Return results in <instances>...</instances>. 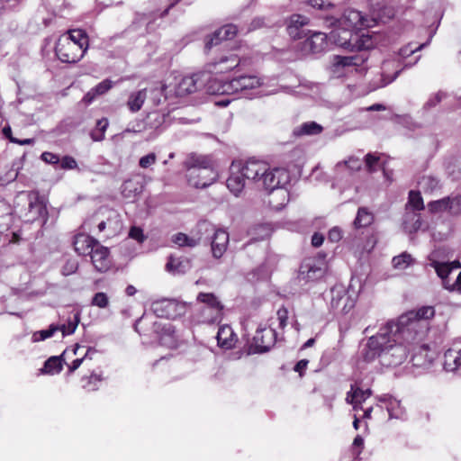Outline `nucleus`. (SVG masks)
Wrapping results in <instances>:
<instances>
[{
	"label": "nucleus",
	"instance_id": "1",
	"mask_svg": "<svg viewBox=\"0 0 461 461\" xmlns=\"http://www.w3.org/2000/svg\"><path fill=\"white\" fill-rule=\"evenodd\" d=\"M435 314L434 308L423 306L417 312H410L396 321L390 320L370 336L360 351V357L366 363L378 360L384 366H397L412 352L416 366L427 368L436 357L435 351L428 344H420L428 327L427 320Z\"/></svg>",
	"mask_w": 461,
	"mask_h": 461
},
{
	"label": "nucleus",
	"instance_id": "2",
	"mask_svg": "<svg viewBox=\"0 0 461 461\" xmlns=\"http://www.w3.org/2000/svg\"><path fill=\"white\" fill-rule=\"evenodd\" d=\"M188 184L195 188H206L218 177L209 156L191 155L185 161Z\"/></svg>",
	"mask_w": 461,
	"mask_h": 461
},
{
	"label": "nucleus",
	"instance_id": "3",
	"mask_svg": "<svg viewBox=\"0 0 461 461\" xmlns=\"http://www.w3.org/2000/svg\"><path fill=\"white\" fill-rule=\"evenodd\" d=\"M289 182L290 174L286 169L283 167L271 168L266 162L265 167H262L261 170H258V172L255 174V180L251 181V183L256 184L258 187H262L268 193L277 190L278 194L283 197L284 201L286 200L288 195L285 186L289 184ZM285 204V203L283 202L278 205H274V207L276 209H281Z\"/></svg>",
	"mask_w": 461,
	"mask_h": 461
},
{
	"label": "nucleus",
	"instance_id": "4",
	"mask_svg": "<svg viewBox=\"0 0 461 461\" xmlns=\"http://www.w3.org/2000/svg\"><path fill=\"white\" fill-rule=\"evenodd\" d=\"M330 24L334 26L330 33V39L337 45L349 51L361 48H372L371 38L364 33H359L348 27L339 26L334 20Z\"/></svg>",
	"mask_w": 461,
	"mask_h": 461
},
{
	"label": "nucleus",
	"instance_id": "5",
	"mask_svg": "<svg viewBox=\"0 0 461 461\" xmlns=\"http://www.w3.org/2000/svg\"><path fill=\"white\" fill-rule=\"evenodd\" d=\"M261 85L260 79L253 75H241L229 81L218 83L215 93L221 95H239L240 97L252 99L253 93Z\"/></svg>",
	"mask_w": 461,
	"mask_h": 461
},
{
	"label": "nucleus",
	"instance_id": "6",
	"mask_svg": "<svg viewBox=\"0 0 461 461\" xmlns=\"http://www.w3.org/2000/svg\"><path fill=\"white\" fill-rule=\"evenodd\" d=\"M197 301L203 305L201 307V318L199 321L212 324L221 319L223 305L212 293H199Z\"/></svg>",
	"mask_w": 461,
	"mask_h": 461
},
{
	"label": "nucleus",
	"instance_id": "7",
	"mask_svg": "<svg viewBox=\"0 0 461 461\" xmlns=\"http://www.w3.org/2000/svg\"><path fill=\"white\" fill-rule=\"evenodd\" d=\"M325 272V255L320 253L317 257L303 259L299 267L298 279L304 283L315 282L323 277Z\"/></svg>",
	"mask_w": 461,
	"mask_h": 461
},
{
	"label": "nucleus",
	"instance_id": "8",
	"mask_svg": "<svg viewBox=\"0 0 461 461\" xmlns=\"http://www.w3.org/2000/svg\"><path fill=\"white\" fill-rule=\"evenodd\" d=\"M276 342V331L270 327H258L252 342L249 346L250 354L268 352Z\"/></svg>",
	"mask_w": 461,
	"mask_h": 461
},
{
	"label": "nucleus",
	"instance_id": "9",
	"mask_svg": "<svg viewBox=\"0 0 461 461\" xmlns=\"http://www.w3.org/2000/svg\"><path fill=\"white\" fill-rule=\"evenodd\" d=\"M86 52V50L83 49L82 45L71 42L68 38H59L56 42V56L63 63H77Z\"/></svg>",
	"mask_w": 461,
	"mask_h": 461
},
{
	"label": "nucleus",
	"instance_id": "10",
	"mask_svg": "<svg viewBox=\"0 0 461 461\" xmlns=\"http://www.w3.org/2000/svg\"><path fill=\"white\" fill-rule=\"evenodd\" d=\"M375 15V17L370 20L366 15L356 9H348L341 17H331L330 19L334 20L336 23H339V26H346L359 32L361 29L372 26L371 23L375 22L376 18H380L379 13Z\"/></svg>",
	"mask_w": 461,
	"mask_h": 461
},
{
	"label": "nucleus",
	"instance_id": "11",
	"mask_svg": "<svg viewBox=\"0 0 461 461\" xmlns=\"http://www.w3.org/2000/svg\"><path fill=\"white\" fill-rule=\"evenodd\" d=\"M399 61L394 59L384 60L381 66V71L371 80L373 89L384 87L393 82L401 74Z\"/></svg>",
	"mask_w": 461,
	"mask_h": 461
},
{
	"label": "nucleus",
	"instance_id": "12",
	"mask_svg": "<svg viewBox=\"0 0 461 461\" xmlns=\"http://www.w3.org/2000/svg\"><path fill=\"white\" fill-rule=\"evenodd\" d=\"M330 307L334 311L348 313L355 306V298L349 294L343 285H336L330 291Z\"/></svg>",
	"mask_w": 461,
	"mask_h": 461
},
{
	"label": "nucleus",
	"instance_id": "13",
	"mask_svg": "<svg viewBox=\"0 0 461 461\" xmlns=\"http://www.w3.org/2000/svg\"><path fill=\"white\" fill-rule=\"evenodd\" d=\"M24 195L28 203V212L25 214L26 221L33 222L42 220L43 222H46L48 215L47 206L38 192H27Z\"/></svg>",
	"mask_w": 461,
	"mask_h": 461
},
{
	"label": "nucleus",
	"instance_id": "14",
	"mask_svg": "<svg viewBox=\"0 0 461 461\" xmlns=\"http://www.w3.org/2000/svg\"><path fill=\"white\" fill-rule=\"evenodd\" d=\"M238 33V28L234 24H226L212 34L209 35L205 39V50H210L212 48L224 43V46H229L228 41L232 39Z\"/></svg>",
	"mask_w": 461,
	"mask_h": 461
},
{
	"label": "nucleus",
	"instance_id": "15",
	"mask_svg": "<svg viewBox=\"0 0 461 461\" xmlns=\"http://www.w3.org/2000/svg\"><path fill=\"white\" fill-rule=\"evenodd\" d=\"M371 48H361L359 50H354L352 52H356L352 55L348 56H336L334 59V66L342 68L351 67H361L368 59V50Z\"/></svg>",
	"mask_w": 461,
	"mask_h": 461
},
{
	"label": "nucleus",
	"instance_id": "16",
	"mask_svg": "<svg viewBox=\"0 0 461 461\" xmlns=\"http://www.w3.org/2000/svg\"><path fill=\"white\" fill-rule=\"evenodd\" d=\"M310 19L300 14H293L285 20L286 32L294 39H301L305 36V27L309 24Z\"/></svg>",
	"mask_w": 461,
	"mask_h": 461
},
{
	"label": "nucleus",
	"instance_id": "17",
	"mask_svg": "<svg viewBox=\"0 0 461 461\" xmlns=\"http://www.w3.org/2000/svg\"><path fill=\"white\" fill-rule=\"evenodd\" d=\"M240 168L239 163L233 161L230 167V176L226 181L228 189L235 196L240 195L248 182Z\"/></svg>",
	"mask_w": 461,
	"mask_h": 461
},
{
	"label": "nucleus",
	"instance_id": "18",
	"mask_svg": "<svg viewBox=\"0 0 461 461\" xmlns=\"http://www.w3.org/2000/svg\"><path fill=\"white\" fill-rule=\"evenodd\" d=\"M200 77V74L183 77L176 86V95L182 97L196 92L203 86V82Z\"/></svg>",
	"mask_w": 461,
	"mask_h": 461
},
{
	"label": "nucleus",
	"instance_id": "19",
	"mask_svg": "<svg viewBox=\"0 0 461 461\" xmlns=\"http://www.w3.org/2000/svg\"><path fill=\"white\" fill-rule=\"evenodd\" d=\"M109 255L108 248L98 242L88 256H90L91 261L97 271L105 272L108 270L111 263Z\"/></svg>",
	"mask_w": 461,
	"mask_h": 461
},
{
	"label": "nucleus",
	"instance_id": "20",
	"mask_svg": "<svg viewBox=\"0 0 461 461\" xmlns=\"http://www.w3.org/2000/svg\"><path fill=\"white\" fill-rule=\"evenodd\" d=\"M327 34L321 32H312L303 42V50L312 54H318L328 46Z\"/></svg>",
	"mask_w": 461,
	"mask_h": 461
},
{
	"label": "nucleus",
	"instance_id": "21",
	"mask_svg": "<svg viewBox=\"0 0 461 461\" xmlns=\"http://www.w3.org/2000/svg\"><path fill=\"white\" fill-rule=\"evenodd\" d=\"M176 306L174 300L163 299L152 303V311L158 318L172 319L176 314Z\"/></svg>",
	"mask_w": 461,
	"mask_h": 461
},
{
	"label": "nucleus",
	"instance_id": "22",
	"mask_svg": "<svg viewBox=\"0 0 461 461\" xmlns=\"http://www.w3.org/2000/svg\"><path fill=\"white\" fill-rule=\"evenodd\" d=\"M229 243V233L222 229H218L214 231L212 240V251L216 258H220L226 251Z\"/></svg>",
	"mask_w": 461,
	"mask_h": 461
},
{
	"label": "nucleus",
	"instance_id": "23",
	"mask_svg": "<svg viewBox=\"0 0 461 461\" xmlns=\"http://www.w3.org/2000/svg\"><path fill=\"white\" fill-rule=\"evenodd\" d=\"M98 240L86 234H77L74 239V248L76 252L81 256H88L93 250Z\"/></svg>",
	"mask_w": 461,
	"mask_h": 461
},
{
	"label": "nucleus",
	"instance_id": "24",
	"mask_svg": "<svg viewBox=\"0 0 461 461\" xmlns=\"http://www.w3.org/2000/svg\"><path fill=\"white\" fill-rule=\"evenodd\" d=\"M371 394V389L363 390L356 384H352L350 391L347 393L346 401L352 404L355 410H357L361 408V403L369 398Z\"/></svg>",
	"mask_w": 461,
	"mask_h": 461
},
{
	"label": "nucleus",
	"instance_id": "25",
	"mask_svg": "<svg viewBox=\"0 0 461 461\" xmlns=\"http://www.w3.org/2000/svg\"><path fill=\"white\" fill-rule=\"evenodd\" d=\"M148 99V90L146 88L132 91L129 94L126 102V107L132 113H138Z\"/></svg>",
	"mask_w": 461,
	"mask_h": 461
},
{
	"label": "nucleus",
	"instance_id": "26",
	"mask_svg": "<svg viewBox=\"0 0 461 461\" xmlns=\"http://www.w3.org/2000/svg\"><path fill=\"white\" fill-rule=\"evenodd\" d=\"M161 327L159 335V344L168 348H176L177 347V336L176 335L175 327L171 323H165Z\"/></svg>",
	"mask_w": 461,
	"mask_h": 461
},
{
	"label": "nucleus",
	"instance_id": "27",
	"mask_svg": "<svg viewBox=\"0 0 461 461\" xmlns=\"http://www.w3.org/2000/svg\"><path fill=\"white\" fill-rule=\"evenodd\" d=\"M240 64L237 54L221 55L212 65L216 73H223L235 68Z\"/></svg>",
	"mask_w": 461,
	"mask_h": 461
},
{
	"label": "nucleus",
	"instance_id": "28",
	"mask_svg": "<svg viewBox=\"0 0 461 461\" xmlns=\"http://www.w3.org/2000/svg\"><path fill=\"white\" fill-rule=\"evenodd\" d=\"M236 162L239 163V167H241L240 169L248 183L255 180V174L261 170L262 167H265V162L254 158L248 159L245 162L241 160Z\"/></svg>",
	"mask_w": 461,
	"mask_h": 461
},
{
	"label": "nucleus",
	"instance_id": "29",
	"mask_svg": "<svg viewBox=\"0 0 461 461\" xmlns=\"http://www.w3.org/2000/svg\"><path fill=\"white\" fill-rule=\"evenodd\" d=\"M52 356L49 357L43 364V366L39 370L41 375H57L59 374L63 367V355Z\"/></svg>",
	"mask_w": 461,
	"mask_h": 461
},
{
	"label": "nucleus",
	"instance_id": "30",
	"mask_svg": "<svg viewBox=\"0 0 461 461\" xmlns=\"http://www.w3.org/2000/svg\"><path fill=\"white\" fill-rule=\"evenodd\" d=\"M234 337L235 334L231 327L229 325H223L219 328L216 335L218 345L221 348L227 349L231 348L235 344Z\"/></svg>",
	"mask_w": 461,
	"mask_h": 461
},
{
	"label": "nucleus",
	"instance_id": "31",
	"mask_svg": "<svg viewBox=\"0 0 461 461\" xmlns=\"http://www.w3.org/2000/svg\"><path fill=\"white\" fill-rule=\"evenodd\" d=\"M430 266L435 269L437 275L442 280L444 288L447 290H454V285H450L448 283V276L452 271V267L448 262H439L434 260L430 263Z\"/></svg>",
	"mask_w": 461,
	"mask_h": 461
},
{
	"label": "nucleus",
	"instance_id": "32",
	"mask_svg": "<svg viewBox=\"0 0 461 461\" xmlns=\"http://www.w3.org/2000/svg\"><path fill=\"white\" fill-rule=\"evenodd\" d=\"M122 194L124 198L134 200L143 190V185L139 180L128 179L122 185Z\"/></svg>",
	"mask_w": 461,
	"mask_h": 461
},
{
	"label": "nucleus",
	"instance_id": "33",
	"mask_svg": "<svg viewBox=\"0 0 461 461\" xmlns=\"http://www.w3.org/2000/svg\"><path fill=\"white\" fill-rule=\"evenodd\" d=\"M444 369L454 372L461 367V349H448L444 354Z\"/></svg>",
	"mask_w": 461,
	"mask_h": 461
},
{
	"label": "nucleus",
	"instance_id": "34",
	"mask_svg": "<svg viewBox=\"0 0 461 461\" xmlns=\"http://www.w3.org/2000/svg\"><path fill=\"white\" fill-rule=\"evenodd\" d=\"M323 127L316 122H306L294 129V135L296 137L301 136H314L321 133Z\"/></svg>",
	"mask_w": 461,
	"mask_h": 461
},
{
	"label": "nucleus",
	"instance_id": "35",
	"mask_svg": "<svg viewBox=\"0 0 461 461\" xmlns=\"http://www.w3.org/2000/svg\"><path fill=\"white\" fill-rule=\"evenodd\" d=\"M59 38H68V41L71 39V42H75L76 44L82 45L85 50L88 49V36L84 30L81 29H72L68 30L66 33L59 36Z\"/></svg>",
	"mask_w": 461,
	"mask_h": 461
},
{
	"label": "nucleus",
	"instance_id": "36",
	"mask_svg": "<svg viewBox=\"0 0 461 461\" xmlns=\"http://www.w3.org/2000/svg\"><path fill=\"white\" fill-rule=\"evenodd\" d=\"M374 221V214L366 207L357 210V216L353 221L355 229L366 228Z\"/></svg>",
	"mask_w": 461,
	"mask_h": 461
},
{
	"label": "nucleus",
	"instance_id": "37",
	"mask_svg": "<svg viewBox=\"0 0 461 461\" xmlns=\"http://www.w3.org/2000/svg\"><path fill=\"white\" fill-rule=\"evenodd\" d=\"M103 374H96L92 372L88 376H83L81 378V386L86 392H95L99 389L101 383L103 382Z\"/></svg>",
	"mask_w": 461,
	"mask_h": 461
},
{
	"label": "nucleus",
	"instance_id": "38",
	"mask_svg": "<svg viewBox=\"0 0 461 461\" xmlns=\"http://www.w3.org/2000/svg\"><path fill=\"white\" fill-rule=\"evenodd\" d=\"M419 185L424 193H434L441 188L440 180L433 176H423L420 181Z\"/></svg>",
	"mask_w": 461,
	"mask_h": 461
},
{
	"label": "nucleus",
	"instance_id": "39",
	"mask_svg": "<svg viewBox=\"0 0 461 461\" xmlns=\"http://www.w3.org/2000/svg\"><path fill=\"white\" fill-rule=\"evenodd\" d=\"M428 211L432 213H448V197H443L438 200L429 202L427 204Z\"/></svg>",
	"mask_w": 461,
	"mask_h": 461
},
{
	"label": "nucleus",
	"instance_id": "40",
	"mask_svg": "<svg viewBox=\"0 0 461 461\" xmlns=\"http://www.w3.org/2000/svg\"><path fill=\"white\" fill-rule=\"evenodd\" d=\"M392 263L394 268L403 270L412 265L414 263V259L411 254L402 252V254L393 257Z\"/></svg>",
	"mask_w": 461,
	"mask_h": 461
},
{
	"label": "nucleus",
	"instance_id": "41",
	"mask_svg": "<svg viewBox=\"0 0 461 461\" xmlns=\"http://www.w3.org/2000/svg\"><path fill=\"white\" fill-rule=\"evenodd\" d=\"M80 321V312H77L74 313L73 317L69 319L67 324L59 325V330L62 332V336L71 335L77 330L78 323Z\"/></svg>",
	"mask_w": 461,
	"mask_h": 461
},
{
	"label": "nucleus",
	"instance_id": "42",
	"mask_svg": "<svg viewBox=\"0 0 461 461\" xmlns=\"http://www.w3.org/2000/svg\"><path fill=\"white\" fill-rule=\"evenodd\" d=\"M59 330V325L50 324L48 329L33 332L32 339L33 342L43 341L51 338Z\"/></svg>",
	"mask_w": 461,
	"mask_h": 461
},
{
	"label": "nucleus",
	"instance_id": "43",
	"mask_svg": "<svg viewBox=\"0 0 461 461\" xmlns=\"http://www.w3.org/2000/svg\"><path fill=\"white\" fill-rule=\"evenodd\" d=\"M172 241L179 247L194 248L198 244V240L188 235L178 232L172 237Z\"/></svg>",
	"mask_w": 461,
	"mask_h": 461
},
{
	"label": "nucleus",
	"instance_id": "44",
	"mask_svg": "<svg viewBox=\"0 0 461 461\" xmlns=\"http://www.w3.org/2000/svg\"><path fill=\"white\" fill-rule=\"evenodd\" d=\"M11 219L9 206L0 199V232L8 229V221Z\"/></svg>",
	"mask_w": 461,
	"mask_h": 461
},
{
	"label": "nucleus",
	"instance_id": "45",
	"mask_svg": "<svg viewBox=\"0 0 461 461\" xmlns=\"http://www.w3.org/2000/svg\"><path fill=\"white\" fill-rule=\"evenodd\" d=\"M166 86L162 85L160 86L151 88L149 91H148V93L149 94V95H148V98H149L152 101L155 106L159 105L162 102V99H167V96L164 94Z\"/></svg>",
	"mask_w": 461,
	"mask_h": 461
},
{
	"label": "nucleus",
	"instance_id": "46",
	"mask_svg": "<svg viewBox=\"0 0 461 461\" xmlns=\"http://www.w3.org/2000/svg\"><path fill=\"white\" fill-rule=\"evenodd\" d=\"M448 197V214L452 216L461 215V194L449 195Z\"/></svg>",
	"mask_w": 461,
	"mask_h": 461
},
{
	"label": "nucleus",
	"instance_id": "47",
	"mask_svg": "<svg viewBox=\"0 0 461 461\" xmlns=\"http://www.w3.org/2000/svg\"><path fill=\"white\" fill-rule=\"evenodd\" d=\"M408 203L416 211H421L425 207L420 191L411 190L409 192Z\"/></svg>",
	"mask_w": 461,
	"mask_h": 461
},
{
	"label": "nucleus",
	"instance_id": "48",
	"mask_svg": "<svg viewBox=\"0 0 461 461\" xmlns=\"http://www.w3.org/2000/svg\"><path fill=\"white\" fill-rule=\"evenodd\" d=\"M361 167H362V162L359 158H350L348 160L339 162L336 165V170L339 171L342 168L346 167L350 172H353V171H357V170L360 169Z\"/></svg>",
	"mask_w": 461,
	"mask_h": 461
},
{
	"label": "nucleus",
	"instance_id": "49",
	"mask_svg": "<svg viewBox=\"0 0 461 461\" xmlns=\"http://www.w3.org/2000/svg\"><path fill=\"white\" fill-rule=\"evenodd\" d=\"M444 97H446V94L441 91H439L434 95H431L429 97V99L427 100V102L423 104L422 110L429 111V110L436 107L442 101V99Z\"/></svg>",
	"mask_w": 461,
	"mask_h": 461
},
{
	"label": "nucleus",
	"instance_id": "50",
	"mask_svg": "<svg viewBox=\"0 0 461 461\" xmlns=\"http://www.w3.org/2000/svg\"><path fill=\"white\" fill-rule=\"evenodd\" d=\"M266 26H268V23H267L266 18L262 17V16H258V17H255L250 22V23L249 24L248 27H246V28L242 27L240 29V31L244 32V33H248L249 32H252V31H255L258 29H261Z\"/></svg>",
	"mask_w": 461,
	"mask_h": 461
},
{
	"label": "nucleus",
	"instance_id": "51",
	"mask_svg": "<svg viewBox=\"0 0 461 461\" xmlns=\"http://www.w3.org/2000/svg\"><path fill=\"white\" fill-rule=\"evenodd\" d=\"M91 304L101 309L106 308L109 305V298L105 293L98 292L93 296Z\"/></svg>",
	"mask_w": 461,
	"mask_h": 461
},
{
	"label": "nucleus",
	"instance_id": "52",
	"mask_svg": "<svg viewBox=\"0 0 461 461\" xmlns=\"http://www.w3.org/2000/svg\"><path fill=\"white\" fill-rule=\"evenodd\" d=\"M128 237L136 240L139 244H142L147 239L142 228L139 226H131L130 228Z\"/></svg>",
	"mask_w": 461,
	"mask_h": 461
},
{
	"label": "nucleus",
	"instance_id": "53",
	"mask_svg": "<svg viewBox=\"0 0 461 461\" xmlns=\"http://www.w3.org/2000/svg\"><path fill=\"white\" fill-rule=\"evenodd\" d=\"M307 4L321 11H329L335 8V5L328 0H307Z\"/></svg>",
	"mask_w": 461,
	"mask_h": 461
},
{
	"label": "nucleus",
	"instance_id": "54",
	"mask_svg": "<svg viewBox=\"0 0 461 461\" xmlns=\"http://www.w3.org/2000/svg\"><path fill=\"white\" fill-rule=\"evenodd\" d=\"M113 86V82L107 78L98 83L95 86L93 87V89L97 96H99L106 94Z\"/></svg>",
	"mask_w": 461,
	"mask_h": 461
},
{
	"label": "nucleus",
	"instance_id": "55",
	"mask_svg": "<svg viewBox=\"0 0 461 461\" xmlns=\"http://www.w3.org/2000/svg\"><path fill=\"white\" fill-rule=\"evenodd\" d=\"M352 447H353V449H352L353 454L355 455L354 461H358V457L364 448V438L362 436L357 435L355 437L353 443H352Z\"/></svg>",
	"mask_w": 461,
	"mask_h": 461
},
{
	"label": "nucleus",
	"instance_id": "56",
	"mask_svg": "<svg viewBox=\"0 0 461 461\" xmlns=\"http://www.w3.org/2000/svg\"><path fill=\"white\" fill-rule=\"evenodd\" d=\"M257 230H258L260 231V237H253L250 241H249L248 243H246L244 245L245 248L249 247V245H251L252 243L256 242V241H258V240H262L266 238H267L270 234V229L268 228L267 225H259Z\"/></svg>",
	"mask_w": 461,
	"mask_h": 461
},
{
	"label": "nucleus",
	"instance_id": "57",
	"mask_svg": "<svg viewBox=\"0 0 461 461\" xmlns=\"http://www.w3.org/2000/svg\"><path fill=\"white\" fill-rule=\"evenodd\" d=\"M157 160V156L154 152H150L143 157H141L139 160V166L141 168H148L151 165L155 164Z\"/></svg>",
	"mask_w": 461,
	"mask_h": 461
},
{
	"label": "nucleus",
	"instance_id": "58",
	"mask_svg": "<svg viewBox=\"0 0 461 461\" xmlns=\"http://www.w3.org/2000/svg\"><path fill=\"white\" fill-rule=\"evenodd\" d=\"M59 162L62 169H74L77 167L76 159L71 156H64L61 159L59 158Z\"/></svg>",
	"mask_w": 461,
	"mask_h": 461
},
{
	"label": "nucleus",
	"instance_id": "59",
	"mask_svg": "<svg viewBox=\"0 0 461 461\" xmlns=\"http://www.w3.org/2000/svg\"><path fill=\"white\" fill-rule=\"evenodd\" d=\"M378 161H379V157L375 156L373 153H367L365 156L366 166L369 172H374L376 170L375 165L377 164Z\"/></svg>",
	"mask_w": 461,
	"mask_h": 461
},
{
	"label": "nucleus",
	"instance_id": "60",
	"mask_svg": "<svg viewBox=\"0 0 461 461\" xmlns=\"http://www.w3.org/2000/svg\"><path fill=\"white\" fill-rule=\"evenodd\" d=\"M431 38H432V35L429 36V40L426 42L420 44L415 49H411L409 46H406V47L402 48L400 50L401 56H402V57L408 56L410 54H412V53H414L416 51H419V50H422L423 48H425L426 46H428L429 44Z\"/></svg>",
	"mask_w": 461,
	"mask_h": 461
},
{
	"label": "nucleus",
	"instance_id": "61",
	"mask_svg": "<svg viewBox=\"0 0 461 461\" xmlns=\"http://www.w3.org/2000/svg\"><path fill=\"white\" fill-rule=\"evenodd\" d=\"M41 158L47 164H50V165H56V164L59 163V155L52 153V152H49V151L43 152L41 155Z\"/></svg>",
	"mask_w": 461,
	"mask_h": 461
},
{
	"label": "nucleus",
	"instance_id": "62",
	"mask_svg": "<svg viewBox=\"0 0 461 461\" xmlns=\"http://www.w3.org/2000/svg\"><path fill=\"white\" fill-rule=\"evenodd\" d=\"M276 314L279 321V328L284 329L287 325L288 311L286 308L282 307L277 311Z\"/></svg>",
	"mask_w": 461,
	"mask_h": 461
},
{
	"label": "nucleus",
	"instance_id": "63",
	"mask_svg": "<svg viewBox=\"0 0 461 461\" xmlns=\"http://www.w3.org/2000/svg\"><path fill=\"white\" fill-rule=\"evenodd\" d=\"M328 239L331 242H338L342 239V230L339 227H333L329 230Z\"/></svg>",
	"mask_w": 461,
	"mask_h": 461
},
{
	"label": "nucleus",
	"instance_id": "64",
	"mask_svg": "<svg viewBox=\"0 0 461 461\" xmlns=\"http://www.w3.org/2000/svg\"><path fill=\"white\" fill-rule=\"evenodd\" d=\"M179 261L178 259L176 258H174L173 257H170L168 258V261L166 265V268L167 270L168 271H174V272H180V269H179Z\"/></svg>",
	"mask_w": 461,
	"mask_h": 461
}]
</instances>
